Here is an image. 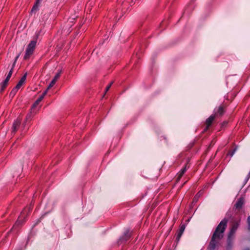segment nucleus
I'll use <instances>...</instances> for the list:
<instances>
[{"mask_svg":"<svg viewBox=\"0 0 250 250\" xmlns=\"http://www.w3.org/2000/svg\"><path fill=\"white\" fill-rule=\"evenodd\" d=\"M228 221L227 219H223L216 227L208 247L209 250H214L218 243L219 240L223 238L224 232L227 226Z\"/></svg>","mask_w":250,"mask_h":250,"instance_id":"f257e3e1","label":"nucleus"},{"mask_svg":"<svg viewBox=\"0 0 250 250\" xmlns=\"http://www.w3.org/2000/svg\"><path fill=\"white\" fill-rule=\"evenodd\" d=\"M241 222V219L239 218V220L237 221H234L232 224L231 228L230 230L229 233L228 235V249H230L232 247L231 244V240L233 239L235 233L240 225V223Z\"/></svg>","mask_w":250,"mask_h":250,"instance_id":"f03ea898","label":"nucleus"},{"mask_svg":"<svg viewBox=\"0 0 250 250\" xmlns=\"http://www.w3.org/2000/svg\"><path fill=\"white\" fill-rule=\"evenodd\" d=\"M37 44V41L35 40L32 41L27 45L26 49L25 54L24 56V59H28L33 54Z\"/></svg>","mask_w":250,"mask_h":250,"instance_id":"7ed1b4c3","label":"nucleus"},{"mask_svg":"<svg viewBox=\"0 0 250 250\" xmlns=\"http://www.w3.org/2000/svg\"><path fill=\"white\" fill-rule=\"evenodd\" d=\"M244 204V199L243 198H239L236 202L235 205V208L236 209L240 210L243 207Z\"/></svg>","mask_w":250,"mask_h":250,"instance_id":"20e7f679","label":"nucleus"},{"mask_svg":"<svg viewBox=\"0 0 250 250\" xmlns=\"http://www.w3.org/2000/svg\"><path fill=\"white\" fill-rule=\"evenodd\" d=\"M61 73H62V71L60 70L58 72H57L56 73L54 79L52 80V81L50 83L49 85H48V88H50L55 84V83H56L57 80L60 77Z\"/></svg>","mask_w":250,"mask_h":250,"instance_id":"39448f33","label":"nucleus"},{"mask_svg":"<svg viewBox=\"0 0 250 250\" xmlns=\"http://www.w3.org/2000/svg\"><path fill=\"white\" fill-rule=\"evenodd\" d=\"M186 226L185 224L181 225L177 231V235L176 240L179 241L181 236L182 235L183 232L185 229Z\"/></svg>","mask_w":250,"mask_h":250,"instance_id":"423d86ee","label":"nucleus"},{"mask_svg":"<svg viewBox=\"0 0 250 250\" xmlns=\"http://www.w3.org/2000/svg\"><path fill=\"white\" fill-rule=\"evenodd\" d=\"M20 124L21 120L19 119L16 120L13 124L12 131L13 132H16L20 126Z\"/></svg>","mask_w":250,"mask_h":250,"instance_id":"0eeeda50","label":"nucleus"},{"mask_svg":"<svg viewBox=\"0 0 250 250\" xmlns=\"http://www.w3.org/2000/svg\"><path fill=\"white\" fill-rule=\"evenodd\" d=\"M27 73H25L20 79L18 84L16 85V88L20 89L21 86L23 85L25 81L26 78Z\"/></svg>","mask_w":250,"mask_h":250,"instance_id":"6e6552de","label":"nucleus"},{"mask_svg":"<svg viewBox=\"0 0 250 250\" xmlns=\"http://www.w3.org/2000/svg\"><path fill=\"white\" fill-rule=\"evenodd\" d=\"M215 115H211L206 120V123L207 125V127L208 128L212 124V122L214 120Z\"/></svg>","mask_w":250,"mask_h":250,"instance_id":"1a4fd4ad","label":"nucleus"},{"mask_svg":"<svg viewBox=\"0 0 250 250\" xmlns=\"http://www.w3.org/2000/svg\"><path fill=\"white\" fill-rule=\"evenodd\" d=\"M40 0H37L35 4L33 6L31 11V13L36 12L38 10Z\"/></svg>","mask_w":250,"mask_h":250,"instance_id":"9d476101","label":"nucleus"},{"mask_svg":"<svg viewBox=\"0 0 250 250\" xmlns=\"http://www.w3.org/2000/svg\"><path fill=\"white\" fill-rule=\"evenodd\" d=\"M224 113V109L222 106H220L217 111L215 112V116H221Z\"/></svg>","mask_w":250,"mask_h":250,"instance_id":"9b49d317","label":"nucleus"},{"mask_svg":"<svg viewBox=\"0 0 250 250\" xmlns=\"http://www.w3.org/2000/svg\"><path fill=\"white\" fill-rule=\"evenodd\" d=\"M43 99V98L42 96H40L33 104V107H35L36 106H37Z\"/></svg>","mask_w":250,"mask_h":250,"instance_id":"f8f14e48","label":"nucleus"},{"mask_svg":"<svg viewBox=\"0 0 250 250\" xmlns=\"http://www.w3.org/2000/svg\"><path fill=\"white\" fill-rule=\"evenodd\" d=\"M7 84L2 82L0 83V92H2L6 88Z\"/></svg>","mask_w":250,"mask_h":250,"instance_id":"ddd939ff","label":"nucleus"},{"mask_svg":"<svg viewBox=\"0 0 250 250\" xmlns=\"http://www.w3.org/2000/svg\"><path fill=\"white\" fill-rule=\"evenodd\" d=\"M203 194V191L202 190H200L198 193L195 195V196L194 198L193 202H197L198 198L200 197V196L202 195Z\"/></svg>","mask_w":250,"mask_h":250,"instance_id":"4468645a","label":"nucleus"},{"mask_svg":"<svg viewBox=\"0 0 250 250\" xmlns=\"http://www.w3.org/2000/svg\"><path fill=\"white\" fill-rule=\"evenodd\" d=\"M19 89V88H16V86H15L11 91L10 95L12 97L14 96Z\"/></svg>","mask_w":250,"mask_h":250,"instance_id":"2eb2a0df","label":"nucleus"},{"mask_svg":"<svg viewBox=\"0 0 250 250\" xmlns=\"http://www.w3.org/2000/svg\"><path fill=\"white\" fill-rule=\"evenodd\" d=\"M184 172H183L182 171H181L180 170V171L178 173V177H177V180H180V179H181V178L182 177V176L184 175Z\"/></svg>","mask_w":250,"mask_h":250,"instance_id":"dca6fc26","label":"nucleus"},{"mask_svg":"<svg viewBox=\"0 0 250 250\" xmlns=\"http://www.w3.org/2000/svg\"><path fill=\"white\" fill-rule=\"evenodd\" d=\"M50 88H48V87L47 88V89L43 92V93L41 95V96H42V97L44 98V96L46 95V94H47V92H48V90Z\"/></svg>","mask_w":250,"mask_h":250,"instance_id":"f3484780","label":"nucleus"},{"mask_svg":"<svg viewBox=\"0 0 250 250\" xmlns=\"http://www.w3.org/2000/svg\"><path fill=\"white\" fill-rule=\"evenodd\" d=\"M247 222L248 225V229L249 230H250V216H249L247 218Z\"/></svg>","mask_w":250,"mask_h":250,"instance_id":"a211bd4d","label":"nucleus"},{"mask_svg":"<svg viewBox=\"0 0 250 250\" xmlns=\"http://www.w3.org/2000/svg\"><path fill=\"white\" fill-rule=\"evenodd\" d=\"M14 67H12L11 69L10 70V71L9 72V73L8 74V75L7 76L8 77H9L10 78H11V75L13 73V69Z\"/></svg>","mask_w":250,"mask_h":250,"instance_id":"6ab92c4d","label":"nucleus"},{"mask_svg":"<svg viewBox=\"0 0 250 250\" xmlns=\"http://www.w3.org/2000/svg\"><path fill=\"white\" fill-rule=\"evenodd\" d=\"M113 82H112L108 86H107V87H106V89H105V92H106L110 89V88L111 85L113 84Z\"/></svg>","mask_w":250,"mask_h":250,"instance_id":"aec40b11","label":"nucleus"},{"mask_svg":"<svg viewBox=\"0 0 250 250\" xmlns=\"http://www.w3.org/2000/svg\"><path fill=\"white\" fill-rule=\"evenodd\" d=\"M10 79V78L9 77H8L7 76L6 79H5V80L3 81V82H4L5 83L8 84V81H9Z\"/></svg>","mask_w":250,"mask_h":250,"instance_id":"412c9836","label":"nucleus"},{"mask_svg":"<svg viewBox=\"0 0 250 250\" xmlns=\"http://www.w3.org/2000/svg\"><path fill=\"white\" fill-rule=\"evenodd\" d=\"M187 166H186L183 168H182L181 171H182L183 172H184V173H185V172L187 171Z\"/></svg>","mask_w":250,"mask_h":250,"instance_id":"4be33fe9","label":"nucleus"},{"mask_svg":"<svg viewBox=\"0 0 250 250\" xmlns=\"http://www.w3.org/2000/svg\"><path fill=\"white\" fill-rule=\"evenodd\" d=\"M19 56H20V55H18L16 57V58H15V60L14 62V63H13V66H13V67H14V66H15V63H16V61H17L18 59L19 58Z\"/></svg>","mask_w":250,"mask_h":250,"instance_id":"5701e85b","label":"nucleus"},{"mask_svg":"<svg viewBox=\"0 0 250 250\" xmlns=\"http://www.w3.org/2000/svg\"><path fill=\"white\" fill-rule=\"evenodd\" d=\"M30 116H31L30 114L27 115L26 117V121H27L28 120V119H29L30 118Z\"/></svg>","mask_w":250,"mask_h":250,"instance_id":"b1692460","label":"nucleus"},{"mask_svg":"<svg viewBox=\"0 0 250 250\" xmlns=\"http://www.w3.org/2000/svg\"><path fill=\"white\" fill-rule=\"evenodd\" d=\"M245 250H250V249H246Z\"/></svg>","mask_w":250,"mask_h":250,"instance_id":"393cba45","label":"nucleus"}]
</instances>
